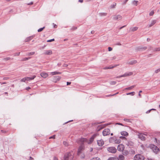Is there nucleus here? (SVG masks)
<instances>
[{"instance_id":"nucleus-48","label":"nucleus","mask_w":160,"mask_h":160,"mask_svg":"<svg viewBox=\"0 0 160 160\" xmlns=\"http://www.w3.org/2000/svg\"><path fill=\"white\" fill-rule=\"evenodd\" d=\"M147 48V47H144L142 48H140L141 49H142V50H145Z\"/></svg>"},{"instance_id":"nucleus-55","label":"nucleus","mask_w":160,"mask_h":160,"mask_svg":"<svg viewBox=\"0 0 160 160\" xmlns=\"http://www.w3.org/2000/svg\"><path fill=\"white\" fill-rule=\"evenodd\" d=\"M29 160H34V159L31 157H30L29 158Z\"/></svg>"},{"instance_id":"nucleus-12","label":"nucleus","mask_w":160,"mask_h":160,"mask_svg":"<svg viewBox=\"0 0 160 160\" xmlns=\"http://www.w3.org/2000/svg\"><path fill=\"white\" fill-rule=\"evenodd\" d=\"M137 62L136 60H133L130 61H128L127 64L129 65H133L136 64Z\"/></svg>"},{"instance_id":"nucleus-36","label":"nucleus","mask_w":160,"mask_h":160,"mask_svg":"<svg viewBox=\"0 0 160 160\" xmlns=\"http://www.w3.org/2000/svg\"><path fill=\"white\" fill-rule=\"evenodd\" d=\"M154 14V12L153 11H151L149 13V15L150 16H152Z\"/></svg>"},{"instance_id":"nucleus-14","label":"nucleus","mask_w":160,"mask_h":160,"mask_svg":"<svg viewBox=\"0 0 160 160\" xmlns=\"http://www.w3.org/2000/svg\"><path fill=\"white\" fill-rule=\"evenodd\" d=\"M138 28L137 27H131L130 28V32H134L137 31Z\"/></svg>"},{"instance_id":"nucleus-44","label":"nucleus","mask_w":160,"mask_h":160,"mask_svg":"<svg viewBox=\"0 0 160 160\" xmlns=\"http://www.w3.org/2000/svg\"><path fill=\"white\" fill-rule=\"evenodd\" d=\"M55 78H56V79H57L58 81L61 78V77L59 76H56Z\"/></svg>"},{"instance_id":"nucleus-45","label":"nucleus","mask_w":160,"mask_h":160,"mask_svg":"<svg viewBox=\"0 0 160 160\" xmlns=\"http://www.w3.org/2000/svg\"><path fill=\"white\" fill-rule=\"evenodd\" d=\"M54 41V39H51L48 40L47 41V42H51L52 41Z\"/></svg>"},{"instance_id":"nucleus-62","label":"nucleus","mask_w":160,"mask_h":160,"mask_svg":"<svg viewBox=\"0 0 160 160\" xmlns=\"http://www.w3.org/2000/svg\"><path fill=\"white\" fill-rule=\"evenodd\" d=\"M125 26H125H125H122V27H121L120 28V29H122V28H124V27H125Z\"/></svg>"},{"instance_id":"nucleus-6","label":"nucleus","mask_w":160,"mask_h":160,"mask_svg":"<svg viewBox=\"0 0 160 160\" xmlns=\"http://www.w3.org/2000/svg\"><path fill=\"white\" fill-rule=\"evenodd\" d=\"M125 148L124 146L122 144H119L117 148V149L119 151H123Z\"/></svg>"},{"instance_id":"nucleus-13","label":"nucleus","mask_w":160,"mask_h":160,"mask_svg":"<svg viewBox=\"0 0 160 160\" xmlns=\"http://www.w3.org/2000/svg\"><path fill=\"white\" fill-rule=\"evenodd\" d=\"M97 143H98V145L99 146H102L104 144V141L102 140H98L97 141Z\"/></svg>"},{"instance_id":"nucleus-4","label":"nucleus","mask_w":160,"mask_h":160,"mask_svg":"<svg viewBox=\"0 0 160 160\" xmlns=\"http://www.w3.org/2000/svg\"><path fill=\"white\" fill-rule=\"evenodd\" d=\"M110 134V130L108 128L105 129L103 132L102 134L104 136H106Z\"/></svg>"},{"instance_id":"nucleus-8","label":"nucleus","mask_w":160,"mask_h":160,"mask_svg":"<svg viewBox=\"0 0 160 160\" xmlns=\"http://www.w3.org/2000/svg\"><path fill=\"white\" fill-rule=\"evenodd\" d=\"M71 156L70 153H67L65 155L64 157V160H68L69 158Z\"/></svg>"},{"instance_id":"nucleus-29","label":"nucleus","mask_w":160,"mask_h":160,"mask_svg":"<svg viewBox=\"0 0 160 160\" xmlns=\"http://www.w3.org/2000/svg\"><path fill=\"white\" fill-rule=\"evenodd\" d=\"M91 160H101L100 158L98 157H95V158H92V159H91Z\"/></svg>"},{"instance_id":"nucleus-51","label":"nucleus","mask_w":160,"mask_h":160,"mask_svg":"<svg viewBox=\"0 0 160 160\" xmlns=\"http://www.w3.org/2000/svg\"><path fill=\"white\" fill-rule=\"evenodd\" d=\"M116 57L114 56L112 58V60H115V59H116Z\"/></svg>"},{"instance_id":"nucleus-31","label":"nucleus","mask_w":160,"mask_h":160,"mask_svg":"<svg viewBox=\"0 0 160 160\" xmlns=\"http://www.w3.org/2000/svg\"><path fill=\"white\" fill-rule=\"evenodd\" d=\"M134 94H135V92H133L127 93L126 94V95H132V96H133L134 95Z\"/></svg>"},{"instance_id":"nucleus-1","label":"nucleus","mask_w":160,"mask_h":160,"mask_svg":"<svg viewBox=\"0 0 160 160\" xmlns=\"http://www.w3.org/2000/svg\"><path fill=\"white\" fill-rule=\"evenodd\" d=\"M134 159V160H143L144 159V157L141 154H138L135 156Z\"/></svg>"},{"instance_id":"nucleus-37","label":"nucleus","mask_w":160,"mask_h":160,"mask_svg":"<svg viewBox=\"0 0 160 160\" xmlns=\"http://www.w3.org/2000/svg\"><path fill=\"white\" fill-rule=\"evenodd\" d=\"M116 83V82L115 81H111L110 82V84L111 85H115Z\"/></svg>"},{"instance_id":"nucleus-57","label":"nucleus","mask_w":160,"mask_h":160,"mask_svg":"<svg viewBox=\"0 0 160 160\" xmlns=\"http://www.w3.org/2000/svg\"><path fill=\"white\" fill-rule=\"evenodd\" d=\"M141 92H142V91H140L139 92V93L138 94V95L140 96V97H141V95L140 94V93Z\"/></svg>"},{"instance_id":"nucleus-2","label":"nucleus","mask_w":160,"mask_h":160,"mask_svg":"<svg viewBox=\"0 0 160 160\" xmlns=\"http://www.w3.org/2000/svg\"><path fill=\"white\" fill-rule=\"evenodd\" d=\"M107 150L110 152L114 153L117 152L116 149L114 147H110L107 148Z\"/></svg>"},{"instance_id":"nucleus-60","label":"nucleus","mask_w":160,"mask_h":160,"mask_svg":"<svg viewBox=\"0 0 160 160\" xmlns=\"http://www.w3.org/2000/svg\"><path fill=\"white\" fill-rule=\"evenodd\" d=\"M31 88L30 87H28L26 88V89L27 90H28L29 89H30Z\"/></svg>"},{"instance_id":"nucleus-24","label":"nucleus","mask_w":160,"mask_h":160,"mask_svg":"<svg viewBox=\"0 0 160 160\" xmlns=\"http://www.w3.org/2000/svg\"><path fill=\"white\" fill-rule=\"evenodd\" d=\"M135 86V85L132 86L128 88H126L125 89V90H130L132 89Z\"/></svg>"},{"instance_id":"nucleus-16","label":"nucleus","mask_w":160,"mask_h":160,"mask_svg":"<svg viewBox=\"0 0 160 160\" xmlns=\"http://www.w3.org/2000/svg\"><path fill=\"white\" fill-rule=\"evenodd\" d=\"M156 22H157L156 20H152L150 24L148 25V27L149 28L151 27L154 24H155L156 23Z\"/></svg>"},{"instance_id":"nucleus-38","label":"nucleus","mask_w":160,"mask_h":160,"mask_svg":"<svg viewBox=\"0 0 160 160\" xmlns=\"http://www.w3.org/2000/svg\"><path fill=\"white\" fill-rule=\"evenodd\" d=\"M36 77L35 75H33L32 77H29V79L30 80H33Z\"/></svg>"},{"instance_id":"nucleus-15","label":"nucleus","mask_w":160,"mask_h":160,"mask_svg":"<svg viewBox=\"0 0 160 160\" xmlns=\"http://www.w3.org/2000/svg\"><path fill=\"white\" fill-rule=\"evenodd\" d=\"M97 136V134L93 135L90 139V143H92L94 140V138Z\"/></svg>"},{"instance_id":"nucleus-25","label":"nucleus","mask_w":160,"mask_h":160,"mask_svg":"<svg viewBox=\"0 0 160 160\" xmlns=\"http://www.w3.org/2000/svg\"><path fill=\"white\" fill-rule=\"evenodd\" d=\"M121 142L120 139H116L114 141V143L116 144H119Z\"/></svg>"},{"instance_id":"nucleus-50","label":"nucleus","mask_w":160,"mask_h":160,"mask_svg":"<svg viewBox=\"0 0 160 160\" xmlns=\"http://www.w3.org/2000/svg\"><path fill=\"white\" fill-rule=\"evenodd\" d=\"M55 138V135H53L51 137H50L49 138L50 139V138Z\"/></svg>"},{"instance_id":"nucleus-9","label":"nucleus","mask_w":160,"mask_h":160,"mask_svg":"<svg viewBox=\"0 0 160 160\" xmlns=\"http://www.w3.org/2000/svg\"><path fill=\"white\" fill-rule=\"evenodd\" d=\"M84 149V146L83 145H82L79 147L78 150V154H79L81 153L82 151Z\"/></svg>"},{"instance_id":"nucleus-49","label":"nucleus","mask_w":160,"mask_h":160,"mask_svg":"<svg viewBox=\"0 0 160 160\" xmlns=\"http://www.w3.org/2000/svg\"><path fill=\"white\" fill-rule=\"evenodd\" d=\"M108 49L109 51H111L112 50V48L111 47H109L108 48Z\"/></svg>"},{"instance_id":"nucleus-19","label":"nucleus","mask_w":160,"mask_h":160,"mask_svg":"<svg viewBox=\"0 0 160 160\" xmlns=\"http://www.w3.org/2000/svg\"><path fill=\"white\" fill-rule=\"evenodd\" d=\"M121 134L122 135L125 136H127L128 135V133L126 131H122L121 132Z\"/></svg>"},{"instance_id":"nucleus-23","label":"nucleus","mask_w":160,"mask_h":160,"mask_svg":"<svg viewBox=\"0 0 160 160\" xmlns=\"http://www.w3.org/2000/svg\"><path fill=\"white\" fill-rule=\"evenodd\" d=\"M99 15L101 16H105L107 15V13L105 12H101L99 13Z\"/></svg>"},{"instance_id":"nucleus-18","label":"nucleus","mask_w":160,"mask_h":160,"mask_svg":"<svg viewBox=\"0 0 160 160\" xmlns=\"http://www.w3.org/2000/svg\"><path fill=\"white\" fill-rule=\"evenodd\" d=\"M52 54V52L51 50L46 51L44 52L45 55H50Z\"/></svg>"},{"instance_id":"nucleus-34","label":"nucleus","mask_w":160,"mask_h":160,"mask_svg":"<svg viewBox=\"0 0 160 160\" xmlns=\"http://www.w3.org/2000/svg\"><path fill=\"white\" fill-rule=\"evenodd\" d=\"M11 58L9 57L5 58L3 59V60L5 61L9 60Z\"/></svg>"},{"instance_id":"nucleus-39","label":"nucleus","mask_w":160,"mask_h":160,"mask_svg":"<svg viewBox=\"0 0 160 160\" xmlns=\"http://www.w3.org/2000/svg\"><path fill=\"white\" fill-rule=\"evenodd\" d=\"M131 143H132V142L131 141L128 142L126 143V144L128 146H130L132 145V144H131L130 145H129V144Z\"/></svg>"},{"instance_id":"nucleus-28","label":"nucleus","mask_w":160,"mask_h":160,"mask_svg":"<svg viewBox=\"0 0 160 160\" xmlns=\"http://www.w3.org/2000/svg\"><path fill=\"white\" fill-rule=\"evenodd\" d=\"M32 38L31 37H29L28 38H27L25 40V42H28L29 41H30Z\"/></svg>"},{"instance_id":"nucleus-22","label":"nucleus","mask_w":160,"mask_h":160,"mask_svg":"<svg viewBox=\"0 0 160 160\" xmlns=\"http://www.w3.org/2000/svg\"><path fill=\"white\" fill-rule=\"evenodd\" d=\"M122 154L124 155H127L128 154V152L127 150H125L123 152Z\"/></svg>"},{"instance_id":"nucleus-40","label":"nucleus","mask_w":160,"mask_h":160,"mask_svg":"<svg viewBox=\"0 0 160 160\" xmlns=\"http://www.w3.org/2000/svg\"><path fill=\"white\" fill-rule=\"evenodd\" d=\"M35 54L34 52H30L28 54V55L29 56Z\"/></svg>"},{"instance_id":"nucleus-10","label":"nucleus","mask_w":160,"mask_h":160,"mask_svg":"<svg viewBox=\"0 0 160 160\" xmlns=\"http://www.w3.org/2000/svg\"><path fill=\"white\" fill-rule=\"evenodd\" d=\"M152 150L153 152L156 154L159 151V148L155 146H154L152 148Z\"/></svg>"},{"instance_id":"nucleus-27","label":"nucleus","mask_w":160,"mask_h":160,"mask_svg":"<svg viewBox=\"0 0 160 160\" xmlns=\"http://www.w3.org/2000/svg\"><path fill=\"white\" fill-rule=\"evenodd\" d=\"M80 141L81 142H86L87 141V139L85 138H82L80 139Z\"/></svg>"},{"instance_id":"nucleus-63","label":"nucleus","mask_w":160,"mask_h":160,"mask_svg":"<svg viewBox=\"0 0 160 160\" xmlns=\"http://www.w3.org/2000/svg\"><path fill=\"white\" fill-rule=\"evenodd\" d=\"M83 1V0H79V2H82Z\"/></svg>"},{"instance_id":"nucleus-59","label":"nucleus","mask_w":160,"mask_h":160,"mask_svg":"<svg viewBox=\"0 0 160 160\" xmlns=\"http://www.w3.org/2000/svg\"><path fill=\"white\" fill-rule=\"evenodd\" d=\"M116 124H118V125H122V126H123L122 124L121 123H116Z\"/></svg>"},{"instance_id":"nucleus-11","label":"nucleus","mask_w":160,"mask_h":160,"mask_svg":"<svg viewBox=\"0 0 160 160\" xmlns=\"http://www.w3.org/2000/svg\"><path fill=\"white\" fill-rule=\"evenodd\" d=\"M40 75L41 76L44 78H47L48 75V73L45 72H42L40 73Z\"/></svg>"},{"instance_id":"nucleus-64","label":"nucleus","mask_w":160,"mask_h":160,"mask_svg":"<svg viewBox=\"0 0 160 160\" xmlns=\"http://www.w3.org/2000/svg\"><path fill=\"white\" fill-rule=\"evenodd\" d=\"M68 66V65L66 64H65L64 65V66L65 67H67Z\"/></svg>"},{"instance_id":"nucleus-17","label":"nucleus","mask_w":160,"mask_h":160,"mask_svg":"<svg viewBox=\"0 0 160 160\" xmlns=\"http://www.w3.org/2000/svg\"><path fill=\"white\" fill-rule=\"evenodd\" d=\"M29 80H30L29 79V77H27L21 79V81L22 82H25L26 81H28Z\"/></svg>"},{"instance_id":"nucleus-61","label":"nucleus","mask_w":160,"mask_h":160,"mask_svg":"<svg viewBox=\"0 0 160 160\" xmlns=\"http://www.w3.org/2000/svg\"><path fill=\"white\" fill-rule=\"evenodd\" d=\"M128 0H125L124 2V4H125L128 1Z\"/></svg>"},{"instance_id":"nucleus-5","label":"nucleus","mask_w":160,"mask_h":160,"mask_svg":"<svg viewBox=\"0 0 160 160\" xmlns=\"http://www.w3.org/2000/svg\"><path fill=\"white\" fill-rule=\"evenodd\" d=\"M122 17L120 15H115L113 16V20H120L122 19Z\"/></svg>"},{"instance_id":"nucleus-32","label":"nucleus","mask_w":160,"mask_h":160,"mask_svg":"<svg viewBox=\"0 0 160 160\" xmlns=\"http://www.w3.org/2000/svg\"><path fill=\"white\" fill-rule=\"evenodd\" d=\"M154 51H160V47L155 48L153 50Z\"/></svg>"},{"instance_id":"nucleus-54","label":"nucleus","mask_w":160,"mask_h":160,"mask_svg":"<svg viewBox=\"0 0 160 160\" xmlns=\"http://www.w3.org/2000/svg\"><path fill=\"white\" fill-rule=\"evenodd\" d=\"M33 4V2H31L30 3L27 4L28 5H32Z\"/></svg>"},{"instance_id":"nucleus-33","label":"nucleus","mask_w":160,"mask_h":160,"mask_svg":"<svg viewBox=\"0 0 160 160\" xmlns=\"http://www.w3.org/2000/svg\"><path fill=\"white\" fill-rule=\"evenodd\" d=\"M119 64H118V65H115L114 66H112V67H108V69H112V68H113L114 67H116L117 66H119Z\"/></svg>"},{"instance_id":"nucleus-56","label":"nucleus","mask_w":160,"mask_h":160,"mask_svg":"<svg viewBox=\"0 0 160 160\" xmlns=\"http://www.w3.org/2000/svg\"><path fill=\"white\" fill-rule=\"evenodd\" d=\"M54 25V28H56L57 27V25L56 24H54V23H53Z\"/></svg>"},{"instance_id":"nucleus-52","label":"nucleus","mask_w":160,"mask_h":160,"mask_svg":"<svg viewBox=\"0 0 160 160\" xmlns=\"http://www.w3.org/2000/svg\"><path fill=\"white\" fill-rule=\"evenodd\" d=\"M120 138L122 139H126L125 137H120Z\"/></svg>"},{"instance_id":"nucleus-35","label":"nucleus","mask_w":160,"mask_h":160,"mask_svg":"<svg viewBox=\"0 0 160 160\" xmlns=\"http://www.w3.org/2000/svg\"><path fill=\"white\" fill-rule=\"evenodd\" d=\"M45 28V27H43L42 28H41L38 30V32H41L42 30Z\"/></svg>"},{"instance_id":"nucleus-20","label":"nucleus","mask_w":160,"mask_h":160,"mask_svg":"<svg viewBox=\"0 0 160 160\" xmlns=\"http://www.w3.org/2000/svg\"><path fill=\"white\" fill-rule=\"evenodd\" d=\"M61 72H57V71L52 72L51 73V74L52 75H56V74H61Z\"/></svg>"},{"instance_id":"nucleus-42","label":"nucleus","mask_w":160,"mask_h":160,"mask_svg":"<svg viewBox=\"0 0 160 160\" xmlns=\"http://www.w3.org/2000/svg\"><path fill=\"white\" fill-rule=\"evenodd\" d=\"M20 54V52H18V53H14V56H18Z\"/></svg>"},{"instance_id":"nucleus-58","label":"nucleus","mask_w":160,"mask_h":160,"mask_svg":"<svg viewBox=\"0 0 160 160\" xmlns=\"http://www.w3.org/2000/svg\"><path fill=\"white\" fill-rule=\"evenodd\" d=\"M71 82H67V85H69L71 84Z\"/></svg>"},{"instance_id":"nucleus-41","label":"nucleus","mask_w":160,"mask_h":160,"mask_svg":"<svg viewBox=\"0 0 160 160\" xmlns=\"http://www.w3.org/2000/svg\"><path fill=\"white\" fill-rule=\"evenodd\" d=\"M116 4L115 3V4L112 5L111 7L112 8H114L116 7Z\"/></svg>"},{"instance_id":"nucleus-7","label":"nucleus","mask_w":160,"mask_h":160,"mask_svg":"<svg viewBox=\"0 0 160 160\" xmlns=\"http://www.w3.org/2000/svg\"><path fill=\"white\" fill-rule=\"evenodd\" d=\"M133 74V72H130L128 73H125L124 74L121 75L118 77H117V78H120L122 77H127L129 76L132 75Z\"/></svg>"},{"instance_id":"nucleus-43","label":"nucleus","mask_w":160,"mask_h":160,"mask_svg":"<svg viewBox=\"0 0 160 160\" xmlns=\"http://www.w3.org/2000/svg\"><path fill=\"white\" fill-rule=\"evenodd\" d=\"M30 58V57L26 58H23L22 60V61H26V60H28V59H29Z\"/></svg>"},{"instance_id":"nucleus-46","label":"nucleus","mask_w":160,"mask_h":160,"mask_svg":"<svg viewBox=\"0 0 160 160\" xmlns=\"http://www.w3.org/2000/svg\"><path fill=\"white\" fill-rule=\"evenodd\" d=\"M160 71V68L157 69L155 71V72L156 73H158V72Z\"/></svg>"},{"instance_id":"nucleus-53","label":"nucleus","mask_w":160,"mask_h":160,"mask_svg":"<svg viewBox=\"0 0 160 160\" xmlns=\"http://www.w3.org/2000/svg\"><path fill=\"white\" fill-rule=\"evenodd\" d=\"M151 110H149L148 111H147L146 112V113H149L150 112V111H151Z\"/></svg>"},{"instance_id":"nucleus-3","label":"nucleus","mask_w":160,"mask_h":160,"mask_svg":"<svg viewBox=\"0 0 160 160\" xmlns=\"http://www.w3.org/2000/svg\"><path fill=\"white\" fill-rule=\"evenodd\" d=\"M136 132H137V135L138 136V138H139L140 139L142 140H145V138L142 133H140L139 132H137V131Z\"/></svg>"},{"instance_id":"nucleus-26","label":"nucleus","mask_w":160,"mask_h":160,"mask_svg":"<svg viewBox=\"0 0 160 160\" xmlns=\"http://www.w3.org/2000/svg\"><path fill=\"white\" fill-rule=\"evenodd\" d=\"M108 160H117V158L115 157H110L108 158Z\"/></svg>"},{"instance_id":"nucleus-47","label":"nucleus","mask_w":160,"mask_h":160,"mask_svg":"<svg viewBox=\"0 0 160 160\" xmlns=\"http://www.w3.org/2000/svg\"><path fill=\"white\" fill-rule=\"evenodd\" d=\"M124 120L125 121H126V122H129V120L128 119H127V118H124Z\"/></svg>"},{"instance_id":"nucleus-30","label":"nucleus","mask_w":160,"mask_h":160,"mask_svg":"<svg viewBox=\"0 0 160 160\" xmlns=\"http://www.w3.org/2000/svg\"><path fill=\"white\" fill-rule=\"evenodd\" d=\"M138 2V1H133V2H132V4L134 5H135V6H137V3Z\"/></svg>"},{"instance_id":"nucleus-21","label":"nucleus","mask_w":160,"mask_h":160,"mask_svg":"<svg viewBox=\"0 0 160 160\" xmlns=\"http://www.w3.org/2000/svg\"><path fill=\"white\" fill-rule=\"evenodd\" d=\"M125 158L122 155H120L118 156V160H123Z\"/></svg>"}]
</instances>
